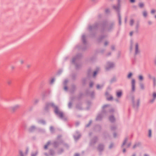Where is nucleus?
<instances>
[{"label":"nucleus","instance_id":"1","mask_svg":"<svg viewBox=\"0 0 156 156\" xmlns=\"http://www.w3.org/2000/svg\"><path fill=\"white\" fill-rule=\"evenodd\" d=\"M50 105L53 106L54 108L55 112L58 115V116L61 118H62L64 116V114L62 112L60 111L58 109L57 107L55 106L53 104L51 103Z\"/></svg>","mask_w":156,"mask_h":156},{"label":"nucleus","instance_id":"2","mask_svg":"<svg viewBox=\"0 0 156 156\" xmlns=\"http://www.w3.org/2000/svg\"><path fill=\"white\" fill-rule=\"evenodd\" d=\"M20 107V105H16L14 106H13L11 107V109L13 111H14L15 110L19 108Z\"/></svg>","mask_w":156,"mask_h":156},{"label":"nucleus","instance_id":"3","mask_svg":"<svg viewBox=\"0 0 156 156\" xmlns=\"http://www.w3.org/2000/svg\"><path fill=\"white\" fill-rule=\"evenodd\" d=\"M135 80L134 79H132V90L134 91L135 90Z\"/></svg>","mask_w":156,"mask_h":156},{"label":"nucleus","instance_id":"4","mask_svg":"<svg viewBox=\"0 0 156 156\" xmlns=\"http://www.w3.org/2000/svg\"><path fill=\"white\" fill-rule=\"evenodd\" d=\"M108 100H111L112 99V96L110 95L108 93L106 92L105 94Z\"/></svg>","mask_w":156,"mask_h":156},{"label":"nucleus","instance_id":"5","mask_svg":"<svg viewBox=\"0 0 156 156\" xmlns=\"http://www.w3.org/2000/svg\"><path fill=\"white\" fill-rule=\"evenodd\" d=\"M152 96L153 99L150 101V102H153L154 101V99L156 98V92H153L152 94Z\"/></svg>","mask_w":156,"mask_h":156},{"label":"nucleus","instance_id":"6","mask_svg":"<svg viewBox=\"0 0 156 156\" xmlns=\"http://www.w3.org/2000/svg\"><path fill=\"white\" fill-rule=\"evenodd\" d=\"M134 106L135 107H137L139 105V101H137L135 102H134Z\"/></svg>","mask_w":156,"mask_h":156},{"label":"nucleus","instance_id":"7","mask_svg":"<svg viewBox=\"0 0 156 156\" xmlns=\"http://www.w3.org/2000/svg\"><path fill=\"white\" fill-rule=\"evenodd\" d=\"M116 94L117 97H120L122 95V91H118L116 93Z\"/></svg>","mask_w":156,"mask_h":156},{"label":"nucleus","instance_id":"8","mask_svg":"<svg viewBox=\"0 0 156 156\" xmlns=\"http://www.w3.org/2000/svg\"><path fill=\"white\" fill-rule=\"evenodd\" d=\"M138 44H136L135 45V53L136 54L138 53Z\"/></svg>","mask_w":156,"mask_h":156},{"label":"nucleus","instance_id":"9","mask_svg":"<svg viewBox=\"0 0 156 156\" xmlns=\"http://www.w3.org/2000/svg\"><path fill=\"white\" fill-rule=\"evenodd\" d=\"M115 118L113 116H111L109 118V120L111 122H113L115 120Z\"/></svg>","mask_w":156,"mask_h":156},{"label":"nucleus","instance_id":"10","mask_svg":"<svg viewBox=\"0 0 156 156\" xmlns=\"http://www.w3.org/2000/svg\"><path fill=\"white\" fill-rule=\"evenodd\" d=\"M143 15L145 17H146L147 16V12L146 11H144L143 12Z\"/></svg>","mask_w":156,"mask_h":156},{"label":"nucleus","instance_id":"11","mask_svg":"<svg viewBox=\"0 0 156 156\" xmlns=\"http://www.w3.org/2000/svg\"><path fill=\"white\" fill-rule=\"evenodd\" d=\"M134 22V21L133 20H132V19L131 20H130V23H129L130 25L131 26H132Z\"/></svg>","mask_w":156,"mask_h":156},{"label":"nucleus","instance_id":"12","mask_svg":"<svg viewBox=\"0 0 156 156\" xmlns=\"http://www.w3.org/2000/svg\"><path fill=\"white\" fill-rule=\"evenodd\" d=\"M86 38V36L84 35H83L82 36V39L83 41L84 42L85 41V39Z\"/></svg>","mask_w":156,"mask_h":156},{"label":"nucleus","instance_id":"13","mask_svg":"<svg viewBox=\"0 0 156 156\" xmlns=\"http://www.w3.org/2000/svg\"><path fill=\"white\" fill-rule=\"evenodd\" d=\"M108 66H110V67H109V68L112 67L114 66L113 64L112 63H109L108 64Z\"/></svg>","mask_w":156,"mask_h":156},{"label":"nucleus","instance_id":"14","mask_svg":"<svg viewBox=\"0 0 156 156\" xmlns=\"http://www.w3.org/2000/svg\"><path fill=\"white\" fill-rule=\"evenodd\" d=\"M149 137H151V129L149 130Z\"/></svg>","mask_w":156,"mask_h":156},{"label":"nucleus","instance_id":"15","mask_svg":"<svg viewBox=\"0 0 156 156\" xmlns=\"http://www.w3.org/2000/svg\"><path fill=\"white\" fill-rule=\"evenodd\" d=\"M139 79L140 80H142L143 79V76L142 75H140L139 76Z\"/></svg>","mask_w":156,"mask_h":156},{"label":"nucleus","instance_id":"16","mask_svg":"<svg viewBox=\"0 0 156 156\" xmlns=\"http://www.w3.org/2000/svg\"><path fill=\"white\" fill-rule=\"evenodd\" d=\"M139 5L140 7L142 8L144 6V4L143 3H141L139 4Z\"/></svg>","mask_w":156,"mask_h":156},{"label":"nucleus","instance_id":"17","mask_svg":"<svg viewBox=\"0 0 156 156\" xmlns=\"http://www.w3.org/2000/svg\"><path fill=\"white\" fill-rule=\"evenodd\" d=\"M20 64H23L24 62V61L23 60H20Z\"/></svg>","mask_w":156,"mask_h":156},{"label":"nucleus","instance_id":"18","mask_svg":"<svg viewBox=\"0 0 156 156\" xmlns=\"http://www.w3.org/2000/svg\"><path fill=\"white\" fill-rule=\"evenodd\" d=\"M49 143H48L47 144L44 146V148L45 149H47L48 146L49 144Z\"/></svg>","mask_w":156,"mask_h":156},{"label":"nucleus","instance_id":"19","mask_svg":"<svg viewBox=\"0 0 156 156\" xmlns=\"http://www.w3.org/2000/svg\"><path fill=\"white\" fill-rule=\"evenodd\" d=\"M19 154L21 156H23V153L22 151H19Z\"/></svg>","mask_w":156,"mask_h":156},{"label":"nucleus","instance_id":"20","mask_svg":"<svg viewBox=\"0 0 156 156\" xmlns=\"http://www.w3.org/2000/svg\"><path fill=\"white\" fill-rule=\"evenodd\" d=\"M119 24L121 25V17L119 15Z\"/></svg>","mask_w":156,"mask_h":156},{"label":"nucleus","instance_id":"21","mask_svg":"<svg viewBox=\"0 0 156 156\" xmlns=\"http://www.w3.org/2000/svg\"><path fill=\"white\" fill-rule=\"evenodd\" d=\"M153 81L154 83V86H155L156 85V80L154 78H153Z\"/></svg>","mask_w":156,"mask_h":156},{"label":"nucleus","instance_id":"22","mask_svg":"<svg viewBox=\"0 0 156 156\" xmlns=\"http://www.w3.org/2000/svg\"><path fill=\"white\" fill-rule=\"evenodd\" d=\"M37 154V152H35L34 153H32L31 154V156H36Z\"/></svg>","mask_w":156,"mask_h":156},{"label":"nucleus","instance_id":"23","mask_svg":"<svg viewBox=\"0 0 156 156\" xmlns=\"http://www.w3.org/2000/svg\"><path fill=\"white\" fill-rule=\"evenodd\" d=\"M156 12V11L154 9H152L151 10V12L152 14Z\"/></svg>","mask_w":156,"mask_h":156},{"label":"nucleus","instance_id":"24","mask_svg":"<svg viewBox=\"0 0 156 156\" xmlns=\"http://www.w3.org/2000/svg\"><path fill=\"white\" fill-rule=\"evenodd\" d=\"M132 74L131 73H130L128 76V78H130L131 76H132Z\"/></svg>","mask_w":156,"mask_h":156},{"label":"nucleus","instance_id":"25","mask_svg":"<svg viewBox=\"0 0 156 156\" xmlns=\"http://www.w3.org/2000/svg\"><path fill=\"white\" fill-rule=\"evenodd\" d=\"M139 23H137L136 24V29H137L139 27Z\"/></svg>","mask_w":156,"mask_h":156},{"label":"nucleus","instance_id":"26","mask_svg":"<svg viewBox=\"0 0 156 156\" xmlns=\"http://www.w3.org/2000/svg\"><path fill=\"white\" fill-rule=\"evenodd\" d=\"M7 83L9 85H10L11 83V81L10 80H8L7 82Z\"/></svg>","mask_w":156,"mask_h":156},{"label":"nucleus","instance_id":"27","mask_svg":"<svg viewBox=\"0 0 156 156\" xmlns=\"http://www.w3.org/2000/svg\"><path fill=\"white\" fill-rule=\"evenodd\" d=\"M126 141H127V140L126 139L123 143V144H122L123 146L125 144L126 142Z\"/></svg>","mask_w":156,"mask_h":156},{"label":"nucleus","instance_id":"28","mask_svg":"<svg viewBox=\"0 0 156 156\" xmlns=\"http://www.w3.org/2000/svg\"><path fill=\"white\" fill-rule=\"evenodd\" d=\"M103 148V146H102L101 145H100L99 147V149L100 150H102V149H100V148Z\"/></svg>","mask_w":156,"mask_h":156},{"label":"nucleus","instance_id":"29","mask_svg":"<svg viewBox=\"0 0 156 156\" xmlns=\"http://www.w3.org/2000/svg\"><path fill=\"white\" fill-rule=\"evenodd\" d=\"M90 1L91 2L94 3L96 2V0H90Z\"/></svg>","mask_w":156,"mask_h":156},{"label":"nucleus","instance_id":"30","mask_svg":"<svg viewBox=\"0 0 156 156\" xmlns=\"http://www.w3.org/2000/svg\"><path fill=\"white\" fill-rule=\"evenodd\" d=\"M97 72L96 71H95L94 73V76H96V74H97Z\"/></svg>","mask_w":156,"mask_h":156},{"label":"nucleus","instance_id":"31","mask_svg":"<svg viewBox=\"0 0 156 156\" xmlns=\"http://www.w3.org/2000/svg\"><path fill=\"white\" fill-rule=\"evenodd\" d=\"M113 144H111V145L109 146V148H112L113 147Z\"/></svg>","mask_w":156,"mask_h":156},{"label":"nucleus","instance_id":"32","mask_svg":"<svg viewBox=\"0 0 156 156\" xmlns=\"http://www.w3.org/2000/svg\"><path fill=\"white\" fill-rule=\"evenodd\" d=\"M108 44V42L107 41H106L105 43V45H106Z\"/></svg>","mask_w":156,"mask_h":156},{"label":"nucleus","instance_id":"33","mask_svg":"<svg viewBox=\"0 0 156 156\" xmlns=\"http://www.w3.org/2000/svg\"><path fill=\"white\" fill-rule=\"evenodd\" d=\"M148 23L149 25H151V23H152V22H151V21H149L148 22Z\"/></svg>","mask_w":156,"mask_h":156},{"label":"nucleus","instance_id":"34","mask_svg":"<svg viewBox=\"0 0 156 156\" xmlns=\"http://www.w3.org/2000/svg\"><path fill=\"white\" fill-rule=\"evenodd\" d=\"M130 1L132 3L134 2H135L134 0H130Z\"/></svg>","mask_w":156,"mask_h":156},{"label":"nucleus","instance_id":"35","mask_svg":"<svg viewBox=\"0 0 156 156\" xmlns=\"http://www.w3.org/2000/svg\"><path fill=\"white\" fill-rule=\"evenodd\" d=\"M50 130L51 131H52L53 130V128L52 127H51L50 128Z\"/></svg>","mask_w":156,"mask_h":156},{"label":"nucleus","instance_id":"36","mask_svg":"<svg viewBox=\"0 0 156 156\" xmlns=\"http://www.w3.org/2000/svg\"><path fill=\"white\" fill-rule=\"evenodd\" d=\"M113 8L116 9H118L119 8V7H117V8H116L115 6H114Z\"/></svg>","mask_w":156,"mask_h":156},{"label":"nucleus","instance_id":"37","mask_svg":"<svg viewBox=\"0 0 156 156\" xmlns=\"http://www.w3.org/2000/svg\"><path fill=\"white\" fill-rule=\"evenodd\" d=\"M133 32H130V35L131 36H132V34H133Z\"/></svg>","mask_w":156,"mask_h":156},{"label":"nucleus","instance_id":"38","mask_svg":"<svg viewBox=\"0 0 156 156\" xmlns=\"http://www.w3.org/2000/svg\"><path fill=\"white\" fill-rule=\"evenodd\" d=\"M105 11H106V12L107 13L109 11V10L108 9H106V10Z\"/></svg>","mask_w":156,"mask_h":156},{"label":"nucleus","instance_id":"39","mask_svg":"<svg viewBox=\"0 0 156 156\" xmlns=\"http://www.w3.org/2000/svg\"><path fill=\"white\" fill-rule=\"evenodd\" d=\"M64 90H67V87H64Z\"/></svg>","mask_w":156,"mask_h":156},{"label":"nucleus","instance_id":"40","mask_svg":"<svg viewBox=\"0 0 156 156\" xmlns=\"http://www.w3.org/2000/svg\"><path fill=\"white\" fill-rule=\"evenodd\" d=\"M75 156H79V155L78 154H75Z\"/></svg>","mask_w":156,"mask_h":156},{"label":"nucleus","instance_id":"41","mask_svg":"<svg viewBox=\"0 0 156 156\" xmlns=\"http://www.w3.org/2000/svg\"><path fill=\"white\" fill-rule=\"evenodd\" d=\"M91 123V122H90V123H89V125H87V126L88 127L89 126V125H90Z\"/></svg>","mask_w":156,"mask_h":156},{"label":"nucleus","instance_id":"42","mask_svg":"<svg viewBox=\"0 0 156 156\" xmlns=\"http://www.w3.org/2000/svg\"><path fill=\"white\" fill-rule=\"evenodd\" d=\"M14 67L13 66H12L11 67V68L12 69H14Z\"/></svg>","mask_w":156,"mask_h":156},{"label":"nucleus","instance_id":"43","mask_svg":"<svg viewBox=\"0 0 156 156\" xmlns=\"http://www.w3.org/2000/svg\"><path fill=\"white\" fill-rule=\"evenodd\" d=\"M136 145H134L133 146V148H135V147H136Z\"/></svg>","mask_w":156,"mask_h":156},{"label":"nucleus","instance_id":"44","mask_svg":"<svg viewBox=\"0 0 156 156\" xmlns=\"http://www.w3.org/2000/svg\"><path fill=\"white\" fill-rule=\"evenodd\" d=\"M125 151H126L125 149H124L123 150V152H125Z\"/></svg>","mask_w":156,"mask_h":156},{"label":"nucleus","instance_id":"45","mask_svg":"<svg viewBox=\"0 0 156 156\" xmlns=\"http://www.w3.org/2000/svg\"><path fill=\"white\" fill-rule=\"evenodd\" d=\"M141 87L142 88H143V87H144V86H143V85H141Z\"/></svg>","mask_w":156,"mask_h":156},{"label":"nucleus","instance_id":"46","mask_svg":"<svg viewBox=\"0 0 156 156\" xmlns=\"http://www.w3.org/2000/svg\"><path fill=\"white\" fill-rule=\"evenodd\" d=\"M90 87H91L92 86V85H91V84H90Z\"/></svg>","mask_w":156,"mask_h":156},{"label":"nucleus","instance_id":"47","mask_svg":"<svg viewBox=\"0 0 156 156\" xmlns=\"http://www.w3.org/2000/svg\"><path fill=\"white\" fill-rule=\"evenodd\" d=\"M31 128H34V126H32V127H31Z\"/></svg>","mask_w":156,"mask_h":156},{"label":"nucleus","instance_id":"48","mask_svg":"<svg viewBox=\"0 0 156 156\" xmlns=\"http://www.w3.org/2000/svg\"><path fill=\"white\" fill-rule=\"evenodd\" d=\"M145 156H148L147 155H145Z\"/></svg>","mask_w":156,"mask_h":156},{"label":"nucleus","instance_id":"49","mask_svg":"<svg viewBox=\"0 0 156 156\" xmlns=\"http://www.w3.org/2000/svg\"><path fill=\"white\" fill-rule=\"evenodd\" d=\"M132 156H135V155H133Z\"/></svg>","mask_w":156,"mask_h":156},{"label":"nucleus","instance_id":"50","mask_svg":"<svg viewBox=\"0 0 156 156\" xmlns=\"http://www.w3.org/2000/svg\"><path fill=\"white\" fill-rule=\"evenodd\" d=\"M45 110H47V109L46 108H45Z\"/></svg>","mask_w":156,"mask_h":156},{"label":"nucleus","instance_id":"51","mask_svg":"<svg viewBox=\"0 0 156 156\" xmlns=\"http://www.w3.org/2000/svg\"><path fill=\"white\" fill-rule=\"evenodd\" d=\"M155 17L156 18V15L155 16Z\"/></svg>","mask_w":156,"mask_h":156},{"label":"nucleus","instance_id":"52","mask_svg":"<svg viewBox=\"0 0 156 156\" xmlns=\"http://www.w3.org/2000/svg\"><path fill=\"white\" fill-rule=\"evenodd\" d=\"M67 82V81H65V82H66V83Z\"/></svg>","mask_w":156,"mask_h":156},{"label":"nucleus","instance_id":"53","mask_svg":"<svg viewBox=\"0 0 156 156\" xmlns=\"http://www.w3.org/2000/svg\"><path fill=\"white\" fill-rule=\"evenodd\" d=\"M69 106H70V104H69Z\"/></svg>","mask_w":156,"mask_h":156},{"label":"nucleus","instance_id":"54","mask_svg":"<svg viewBox=\"0 0 156 156\" xmlns=\"http://www.w3.org/2000/svg\"><path fill=\"white\" fill-rule=\"evenodd\" d=\"M98 88H99V86H98Z\"/></svg>","mask_w":156,"mask_h":156}]
</instances>
